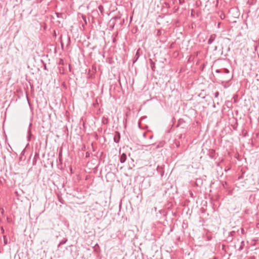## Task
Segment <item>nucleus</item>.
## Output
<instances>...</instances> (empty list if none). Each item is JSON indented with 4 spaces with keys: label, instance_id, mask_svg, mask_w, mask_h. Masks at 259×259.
Masks as SVG:
<instances>
[{
    "label": "nucleus",
    "instance_id": "nucleus-1",
    "mask_svg": "<svg viewBox=\"0 0 259 259\" xmlns=\"http://www.w3.org/2000/svg\"><path fill=\"white\" fill-rule=\"evenodd\" d=\"M126 155L125 154H122L120 156V162L121 163L125 162V161L126 160Z\"/></svg>",
    "mask_w": 259,
    "mask_h": 259
},
{
    "label": "nucleus",
    "instance_id": "nucleus-2",
    "mask_svg": "<svg viewBox=\"0 0 259 259\" xmlns=\"http://www.w3.org/2000/svg\"><path fill=\"white\" fill-rule=\"evenodd\" d=\"M4 242H5V244L7 243V240L5 239V237H4Z\"/></svg>",
    "mask_w": 259,
    "mask_h": 259
}]
</instances>
